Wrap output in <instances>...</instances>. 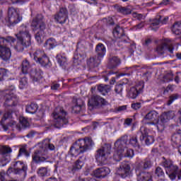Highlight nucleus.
I'll return each mask as SVG.
<instances>
[{"mask_svg":"<svg viewBox=\"0 0 181 181\" xmlns=\"http://www.w3.org/2000/svg\"><path fill=\"white\" fill-rule=\"evenodd\" d=\"M159 114L156 110L150 111L144 117V120L148 119L151 121V122H147L148 125H155L156 124L158 131L162 132V131L165 130V128L168 126V122H169L170 119H172L173 117H175V112L168 111L167 112H164L160 115V119L158 120Z\"/></svg>","mask_w":181,"mask_h":181,"instance_id":"1","label":"nucleus"},{"mask_svg":"<svg viewBox=\"0 0 181 181\" xmlns=\"http://www.w3.org/2000/svg\"><path fill=\"white\" fill-rule=\"evenodd\" d=\"M128 136H124L115 143L113 159L119 162L122 158H134V150L127 148Z\"/></svg>","mask_w":181,"mask_h":181,"instance_id":"2","label":"nucleus"},{"mask_svg":"<svg viewBox=\"0 0 181 181\" xmlns=\"http://www.w3.org/2000/svg\"><path fill=\"white\" fill-rule=\"evenodd\" d=\"M16 36L18 41L16 45H15V42H13L11 47H13L16 52H23L24 47L30 46V40L32 39V36L29 33V30H28V28L25 25H22L20 27V30L18 33L16 34Z\"/></svg>","mask_w":181,"mask_h":181,"instance_id":"3","label":"nucleus"},{"mask_svg":"<svg viewBox=\"0 0 181 181\" xmlns=\"http://www.w3.org/2000/svg\"><path fill=\"white\" fill-rule=\"evenodd\" d=\"M93 145L94 142L90 138L80 139L72 146L69 152V156L77 158L80 153H84V152H87L88 149H91Z\"/></svg>","mask_w":181,"mask_h":181,"instance_id":"4","label":"nucleus"},{"mask_svg":"<svg viewBox=\"0 0 181 181\" xmlns=\"http://www.w3.org/2000/svg\"><path fill=\"white\" fill-rule=\"evenodd\" d=\"M31 29L33 32L37 33L35 34V40L37 43H42L43 42V35H45V29H46V24L43 21V16L42 14L37 15L31 23Z\"/></svg>","mask_w":181,"mask_h":181,"instance_id":"5","label":"nucleus"},{"mask_svg":"<svg viewBox=\"0 0 181 181\" xmlns=\"http://www.w3.org/2000/svg\"><path fill=\"white\" fill-rule=\"evenodd\" d=\"M16 40L15 38L11 36L6 38L0 37V58L4 60V62H7V60L11 59L12 52H11L9 46H13V43H15Z\"/></svg>","mask_w":181,"mask_h":181,"instance_id":"6","label":"nucleus"},{"mask_svg":"<svg viewBox=\"0 0 181 181\" xmlns=\"http://www.w3.org/2000/svg\"><path fill=\"white\" fill-rule=\"evenodd\" d=\"M141 166L139 165L136 168L137 181H153L152 180V174L144 171V169H149L152 166V161L149 159L144 160Z\"/></svg>","mask_w":181,"mask_h":181,"instance_id":"7","label":"nucleus"},{"mask_svg":"<svg viewBox=\"0 0 181 181\" xmlns=\"http://www.w3.org/2000/svg\"><path fill=\"white\" fill-rule=\"evenodd\" d=\"M95 53L97 56L91 57L87 61V64L89 67H97L101 63V60L104 59L105 53H107V49L104 44L99 43L96 45Z\"/></svg>","mask_w":181,"mask_h":181,"instance_id":"8","label":"nucleus"},{"mask_svg":"<svg viewBox=\"0 0 181 181\" xmlns=\"http://www.w3.org/2000/svg\"><path fill=\"white\" fill-rule=\"evenodd\" d=\"M47 148L50 151H54V145L53 144H42V148L40 150H36L34 153L33 154V162H35V163H42V162H46L47 159H49V156H47V153H49V151H47Z\"/></svg>","mask_w":181,"mask_h":181,"instance_id":"9","label":"nucleus"},{"mask_svg":"<svg viewBox=\"0 0 181 181\" xmlns=\"http://www.w3.org/2000/svg\"><path fill=\"white\" fill-rule=\"evenodd\" d=\"M67 113L64 112L63 107L59 106L55 108L54 112L52 114L53 118V125L55 128H62L63 125H66L69 120L66 117Z\"/></svg>","mask_w":181,"mask_h":181,"instance_id":"10","label":"nucleus"},{"mask_svg":"<svg viewBox=\"0 0 181 181\" xmlns=\"http://www.w3.org/2000/svg\"><path fill=\"white\" fill-rule=\"evenodd\" d=\"M30 56L35 62L40 63L44 67H50L52 66L50 59L46 56L44 51L38 49L33 54H30Z\"/></svg>","mask_w":181,"mask_h":181,"instance_id":"11","label":"nucleus"},{"mask_svg":"<svg viewBox=\"0 0 181 181\" xmlns=\"http://www.w3.org/2000/svg\"><path fill=\"white\" fill-rule=\"evenodd\" d=\"M161 166L165 168V173L168 175L169 177L171 178L172 180L176 179L177 176H179L177 165H173L172 160H165L162 162Z\"/></svg>","mask_w":181,"mask_h":181,"instance_id":"12","label":"nucleus"},{"mask_svg":"<svg viewBox=\"0 0 181 181\" xmlns=\"http://www.w3.org/2000/svg\"><path fill=\"white\" fill-rule=\"evenodd\" d=\"M111 153V144H105L104 146L99 148L95 155V159L98 162L100 163H104L106 159H108Z\"/></svg>","mask_w":181,"mask_h":181,"instance_id":"13","label":"nucleus"},{"mask_svg":"<svg viewBox=\"0 0 181 181\" xmlns=\"http://www.w3.org/2000/svg\"><path fill=\"white\" fill-rule=\"evenodd\" d=\"M12 167L8 169L7 175L14 173L15 175H26L28 166L21 161L12 163Z\"/></svg>","mask_w":181,"mask_h":181,"instance_id":"14","label":"nucleus"},{"mask_svg":"<svg viewBox=\"0 0 181 181\" xmlns=\"http://www.w3.org/2000/svg\"><path fill=\"white\" fill-rule=\"evenodd\" d=\"M4 100H6L5 105L8 107H13L16 101V95H15V86H11L9 89H6L3 92Z\"/></svg>","mask_w":181,"mask_h":181,"instance_id":"15","label":"nucleus"},{"mask_svg":"<svg viewBox=\"0 0 181 181\" xmlns=\"http://www.w3.org/2000/svg\"><path fill=\"white\" fill-rule=\"evenodd\" d=\"M8 18L9 24L13 25L19 23L22 21V17L19 16L18 10L13 7L8 8Z\"/></svg>","mask_w":181,"mask_h":181,"instance_id":"16","label":"nucleus"},{"mask_svg":"<svg viewBox=\"0 0 181 181\" xmlns=\"http://www.w3.org/2000/svg\"><path fill=\"white\" fill-rule=\"evenodd\" d=\"M165 50H168L170 53H173V42L169 39H166L162 45L157 47V52L159 54H163Z\"/></svg>","mask_w":181,"mask_h":181,"instance_id":"17","label":"nucleus"},{"mask_svg":"<svg viewBox=\"0 0 181 181\" xmlns=\"http://www.w3.org/2000/svg\"><path fill=\"white\" fill-rule=\"evenodd\" d=\"M141 136L140 137L141 141H145L146 145H151L155 141L153 137L152 136L148 135V132H149V130L146 129V127H141L140 129Z\"/></svg>","mask_w":181,"mask_h":181,"instance_id":"18","label":"nucleus"},{"mask_svg":"<svg viewBox=\"0 0 181 181\" xmlns=\"http://www.w3.org/2000/svg\"><path fill=\"white\" fill-rule=\"evenodd\" d=\"M131 170V166L128 163H123L121 164L119 168L117 170V174L122 177H127Z\"/></svg>","mask_w":181,"mask_h":181,"instance_id":"19","label":"nucleus"},{"mask_svg":"<svg viewBox=\"0 0 181 181\" xmlns=\"http://www.w3.org/2000/svg\"><path fill=\"white\" fill-rule=\"evenodd\" d=\"M54 19L58 23H66V21L67 20V9L64 8H60L59 12L55 15Z\"/></svg>","mask_w":181,"mask_h":181,"instance_id":"20","label":"nucleus"},{"mask_svg":"<svg viewBox=\"0 0 181 181\" xmlns=\"http://www.w3.org/2000/svg\"><path fill=\"white\" fill-rule=\"evenodd\" d=\"M109 173H111V170L107 167L98 168L93 171L95 177H98V179H103L105 177V176H108Z\"/></svg>","mask_w":181,"mask_h":181,"instance_id":"21","label":"nucleus"},{"mask_svg":"<svg viewBox=\"0 0 181 181\" xmlns=\"http://www.w3.org/2000/svg\"><path fill=\"white\" fill-rule=\"evenodd\" d=\"M19 122L21 125H21H18L16 123V122H11L9 124V127H13V128H16L17 129H18V131H21L22 128H28V127H29V122L28 121V119H26V118L23 117H20Z\"/></svg>","mask_w":181,"mask_h":181,"instance_id":"22","label":"nucleus"},{"mask_svg":"<svg viewBox=\"0 0 181 181\" xmlns=\"http://www.w3.org/2000/svg\"><path fill=\"white\" fill-rule=\"evenodd\" d=\"M89 107H97V105H100L101 104H105V100L98 95H93L88 100Z\"/></svg>","mask_w":181,"mask_h":181,"instance_id":"23","label":"nucleus"},{"mask_svg":"<svg viewBox=\"0 0 181 181\" xmlns=\"http://www.w3.org/2000/svg\"><path fill=\"white\" fill-rule=\"evenodd\" d=\"M142 88H144V86L131 88L130 91L129 93L130 98L135 99L136 97H138V94H139V93L142 91Z\"/></svg>","mask_w":181,"mask_h":181,"instance_id":"24","label":"nucleus"},{"mask_svg":"<svg viewBox=\"0 0 181 181\" xmlns=\"http://www.w3.org/2000/svg\"><path fill=\"white\" fill-rule=\"evenodd\" d=\"M30 76L33 78V81H37L42 78V71L40 69H33L30 71Z\"/></svg>","mask_w":181,"mask_h":181,"instance_id":"25","label":"nucleus"},{"mask_svg":"<svg viewBox=\"0 0 181 181\" xmlns=\"http://www.w3.org/2000/svg\"><path fill=\"white\" fill-rule=\"evenodd\" d=\"M37 175L41 177H45V176H50V169L46 167H41L37 170Z\"/></svg>","mask_w":181,"mask_h":181,"instance_id":"26","label":"nucleus"},{"mask_svg":"<svg viewBox=\"0 0 181 181\" xmlns=\"http://www.w3.org/2000/svg\"><path fill=\"white\" fill-rule=\"evenodd\" d=\"M119 64H121V60L117 57H113L110 59L109 67L110 69H115Z\"/></svg>","mask_w":181,"mask_h":181,"instance_id":"27","label":"nucleus"},{"mask_svg":"<svg viewBox=\"0 0 181 181\" xmlns=\"http://www.w3.org/2000/svg\"><path fill=\"white\" fill-rule=\"evenodd\" d=\"M57 62L60 66L64 67L67 64V57L65 54H59L57 56Z\"/></svg>","mask_w":181,"mask_h":181,"instance_id":"28","label":"nucleus"},{"mask_svg":"<svg viewBox=\"0 0 181 181\" xmlns=\"http://www.w3.org/2000/svg\"><path fill=\"white\" fill-rule=\"evenodd\" d=\"M111 88L108 85H100L98 86V91L102 94V95H105L107 93H110Z\"/></svg>","mask_w":181,"mask_h":181,"instance_id":"29","label":"nucleus"},{"mask_svg":"<svg viewBox=\"0 0 181 181\" xmlns=\"http://www.w3.org/2000/svg\"><path fill=\"white\" fill-rule=\"evenodd\" d=\"M171 30L174 35H180L181 33V21L175 22L171 28Z\"/></svg>","mask_w":181,"mask_h":181,"instance_id":"30","label":"nucleus"},{"mask_svg":"<svg viewBox=\"0 0 181 181\" xmlns=\"http://www.w3.org/2000/svg\"><path fill=\"white\" fill-rule=\"evenodd\" d=\"M57 46V42H56V40L54 38H49L48 39L46 42L45 43V47L47 49H54Z\"/></svg>","mask_w":181,"mask_h":181,"instance_id":"31","label":"nucleus"},{"mask_svg":"<svg viewBox=\"0 0 181 181\" xmlns=\"http://www.w3.org/2000/svg\"><path fill=\"white\" fill-rule=\"evenodd\" d=\"M26 112L28 114H35L37 111V105L35 103H31L26 106Z\"/></svg>","mask_w":181,"mask_h":181,"instance_id":"32","label":"nucleus"},{"mask_svg":"<svg viewBox=\"0 0 181 181\" xmlns=\"http://www.w3.org/2000/svg\"><path fill=\"white\" fill-rule=\"evenodd\" d=\"M83 105H84V101L81 98L76 99V105L73 107L74 111H77L78 112H80Z\"/></svg>","mask_w":181,"mask_h":181,"instance_id":"33","label":"nucleus"},{"mask_svg":"<svg viewBox=\"0 0 181 181\" xmlns=\"http://www.w3.org/2000/svg\"><path fill=\"white\" fill-rule=\"evenodd\" d=\"M29 69H30V64L29 63V61L27 59L23 61L22 72L23 74H27L28 71H29Z\"/></svg>","mask_w":181,"mask_h":181,"instance_id":"34","label":"nucleus"},{"mask_svg":"<svg viewBox=\"0 0 181 181\" xmlns=\"http://www.w3.org/2000/svg\"><path fill=\"white\" fill-rule=\"evenodd\" d=\"M124 32V30L121 28L119 25H117L116 28L113 30V35L115 37H119L120 36H122V33Z\"/></svg>","mask_w":181,"mask_h":181,"instance_id":"35","label":"nucleus"},{"mask_svg":"<svg viewBox=\"0 0 181 181\" xmlns=\"http://www.w3.org/2000/svg\"><path fill=\"white\" fill-rule=\"evenodd\" d=\"M83 166H84V161L79 158L74 163V170H80Z\"/></svg>","mask_w":181,"mask_h":181,"instance_id":"36","label":"nucleus"},{"mask_svg":"<svg viewBox=\"0 0 181 181\" xmlns=\"http://www.w3.org/2000/svg\"><path fill=\"white\" fill-rule=\"evenodd\" d=\"M129 144L132 146L139 149V143H138V138H136V136H132L129 140Z\"/></svg>","mask_w":181,"mask_h":181,"instance_id":"37","label":"nucleus"},{"mask_svg":"<svg viewBox=\"0 0 181 181\" xmlns=\"http://www.w3.org/2000/svg\"><path fill=\"white\" fill-rule=\"evenodd\" d=\"M1 151H0V153L1 155H6L8 153H12V148H11L9 146H6L1 147Z\"/></svg>","mask_w":181,"mask_h":181,"instance_id":"38","label":"nucleus"},{"mask_svg":"<svg viewBox=\"0 0 181 181\" xmlns=\"http://www.w3.org/2000/svg\"><path fill=\"white\" fill-rule=\"evenodd\" d=\"M118 11L122 15H129L131 13V8H125V7H119L118 8Z\"/></svg>","mask_w":181,"mask_h":181,"instance_id":"39","label":"nucleus"},{"mask_svg":"<svg viewBox=\"0 0 181 181\" xmlns=\"http://www.w3.org/2000/svg\"><path fill=\"white\" fill-rule=\"evenodd\" d=\"M171 141L174 142V144H179L180 142V134H175L172 136Z\"/></svg>","mask_w":181,"mask_h":181,"instance_id":"40","label":"nucleus"},{"mask_svg":"<svg viewBox=\"0 0 181 181\" xmlns=\"http://www.w3.org/2000/svg\"><path fill=\"white\" fill-rule=\"evenodd\" d=\"M21 155H25V156H27V158L30 156V153H29V152H28V151H26V148H25V147H22L19 150L18 156H21Z\"/></svg>","mask_w":181,"mask_h":181,"instance_id":"41","label":"nucleus"},{"mask_svg":"<svg viewBox=\"0 0 181 181\" xmlns=\"http://www.w3.org/2000/svg\"><path fill=\"white\" fill-rule=\"evenodd\" d=\"M28 86V79L26 78H23L20 80L19 88L23 89L25 88Z\"/></svg>","mask_w":181,"mask_h":181,"instance_id":"42","label":"nucleus"},{"mask_svg":"<svg viewBox=\"0 0 181 181\" xmlns=\"http://www.w3.org/2000/svg\"><path fill=\"white\" fill-rule=\"evenodd\" d=\"M6 76H8V72L6 69H0V81H2L4 80V78L6 77Z\"/></svg>","mask_w":181,"mask_h":181,"instance_id":"43","label":"nucleus"},{"mask_svg":"<svg viewBox=\"0 0 181 181\" xmlns=\"http://www.w3.org/2000/svg\"><path fill=\"white\" fill-rule=\"evenodd\" d=\"M156 175H157L158 177H160L162 176H165V173L163 172V170L160 168V167H158L156 169Z\"/></svg>","mask_w":181,"mask_h":181,"instance_id":"44","label":"nucleus"},{"mask_svg":"<svg viewBox=\"0 0 181 181\" xmlns=\"http://www.w3.org/2000/svg\"><path fill=\"white\" fill-rule=\"evenodd\" d=\"M159 25H160V20L159 18H156L153 20L151 26V28H155L159 26Z\"/></svg>","mask_w":181,"mask_h":181,"instance_id":"45","label":"nucleus"},{"mask_svg":"<svg viewBox=\"0 0 181 181\" xmlns=\"http://www.w3.org/2000/svg\"><path fill=\"white\" fill-rule=\"evenodd\" d=\"M122 85L119 84V85H116L115 88V91L116 93V94H121V93H122Z\"/></svg>","mask_w":181,"mask_h":181,"instance_id":"46","label":"nucleus"},{"mask_svg":"<svg viewBox=\"0 0 181 181\" xmlns=\"http://www.w3.org/2000/svg\"><path fill=\"white\" fill-rule=\"evenodd\" d=\"M158 19H160V23L161 25H165V23H168V21H169V17L166 16L162 18V17L160 16Z\"/></svg>","mask_w":181,"mask_h":181,"instance_id":"47","label":"nucleus"},{"mask_svg":"<svg viewBox=\"0 0 181 181\" xmlns=\"http://www.w3.org/2000/svg\"><path fill=\"white\" fill-rule=\"evenodd\" d=\"M177 95H173L170 97V100L168 103V105H170V104H172V103H173V101H175V100H177Z\"/></svg>","mask_w":181,"mask_h":181,"instance_id":"48","label":"nucleus"},{"mask_svg":"<svg viewBox=\"0 0 181 181\" xmlns=\"http://www.w3.org/2000/svg\"><path fill=\"white\" fill-rule=\"evenodd\" d=\"M5 176H6V173L2 170L0 173V181H5Z\"/></svg>","mask_w":181,"mask_h":181,"instance_id":"49","label":"nucleus"},{"mask_svg":"<svg viewBox=\"0 0 181 181\" xmlns=\"http://www.w3.org/2000/svg\"><path fill=\"white\" fill-rule=\"evenodd\" d=\"M132 108H133V110H139V108H141V103H133Z\"/></svg>","mask_w":181,"mask_h":181,"instance_id":"50","label":"nucleus"},{"mask_svg":"<svg viewBox=\"0 0 181 181\" xmlns=\"http://www.w3.org/2000/svg\"><path fill=\"white\" fill-rule=\"evenodd\" d=\"M60 88V84L59 83H52L51 86V90H59Z\"/></svg>","mask_w":181,"mask_h":181,"instance_id":"51","label":"nucleus"},{"mask_svg":"<svg viewBox=\"0 0 181 181\" xmlns=\"http://www.w3.org/2000/svg\"><path fill=\"white\" fill-rule=\"evenodd\" d=\"M12 115L11 112H7L4 115V117L2 118V121H6L8 118H10V117Z\"/></svg>","mask_w":181,"mask_h":181,"instance_id":"52","label":"nucleus"},{"mask_svg":"<svg viewBox=\"0 0 181 181\" xmlns=\"http://www.w3.org/2000/svg\"><path fill=\"white\" fill-rule=\"evenodd\" d=\"M144 25L145 24L144 23H140L136 27L134 28V30H138V29H142V28H144Z\"/></svg>","mask_w":181,"mask_h":181,"instance_id":"53","label":"nucleus"},{"mask_svg":"<svg viewBox=\"0 0 181 181\" xmlns=\"http://www.w3.org/2000/svg\"><path fill=\"white\" fill-rule=\"evenodd\" d=\"M134 17L136 18V19H139V21H141V19H144V16H143L142 14H138V13H134Z\"/></svg>","mask_w":181,"mask_h":181,"instance_id":"54","label":"nucleus"},{"mask_svg":"<svg viewBox=\"0 0 181 181\" xmlns=\"http://www.w3.org/2000/svg\"><path fill=\"white\" fill-rule=\"evenodd\" d=\"M124 124L125 125H127V127H129V125H131V124H132V119H127L125 121H124Z\"/></svg>","mask_w":181,"mask_h":181,"instance_id":"55","label":"nucleus"},{"mask_svg":"<svg viewBox=\"0 0 181 181\" xmlns=\"http://www.w3.org/2000/svg\"><path fill=\"white\" fill-rule=\"evenodd\" d=\"M85 2H87V4H90V5L97 4V1L95 0H83Z\"/></svg>","mask_w":181,"mask_h":181,"instance_id":"56","label":"nucleus"},{"mask_svg":"<svg viewBox=\"0 0 181 181\" xmlns=\"http://www.w3.org/2000/svg\"><path fill=\"white\" fill-rule=\"evenodd\" d=\"M152 43V40L151 39H147L145 40V42L144 43V46H149V45Z\"/></svg>","mask_w":181,"mask_h":181,"instance_id":"57","label":"nucleus"},{"mask_svg":"<svg viewBox=\"0 0 181 181\" xmlns=\"http://www.w3.org/2000/svg\"><path fill=\"white\" fill-rule=\"evenodd\" d=\"M2 160H4L6 163H9V162L11 161V157L9 156H7L6 158H4Z\"/></svg>","mask_w":181,"mask_h":181,"instance_id":"58","label":"nucleus"},{"mask_svg":"<svg viewBox=\"0 0 181 181\" xmlns=\"http://www.w3.org/2000/svg\"><path fill=\"white\" fill-rule=\"evenodd\" d=\"M127 110V106L123 105L118 107L117 111H125Z\"/></svg>","mask_w":181,"mask_h":181,"instance_id":"59","label":"nucleus"},{"mask_svg":"<svg viewBox=\"0 0 181 181\" xmlns=\"http://www.w3.org/2000/svg\"><path fill=\"white\" fill-rule=\"evenodd\" d=\"M169 2H170L169 0H163L161 4L163 5H168Z\"/></svg>","mask_w":181,"mask_h":181,"instance_id":"60","label":"nucleus"},{"mask_svg":"<svg viewBox=\"0 0 181 181\" xmlns=\"http://www.w3.org/2000/svg\"><path fill=\"white\" fill-rule=\"evenodd\" d=\"M46 181H57V179L55 177H49Z\"/></svg>","mask_w":181,"mask_h":181,"instance_id":"61","label":"nucleus"},{"mask_svg":"<svg viewBox=\"0 0 181 181\" xmlns=\"http://www.w3.org/2000/svg\"><path fill=\"white\" fill-rule=\"evenodd\" d=\"M75 181H86V180H84V178L82 177H78L75 180Z\"/></svg>","mask_w":181,"mask_h":181,"instance_id":"62","label":"nucleus"},{"mask_svg":"<svg viewBox=\"0 0 181 181\" xmlns=\"http://www.w3.org/2000/svg\"><path fill=\"white\" fill-rule=\"evenodd\" d=\"M32 137H33V133H30V134H27V138H32Z\"/></svg>","mask_w":181,"mask_h":181,"instance_id":"63","label":"nucleus"},{"mask_svg":"<svg viewBox=\"0 0 181 181\" xmlns=\"http://www.w3.org/2000/svg\"><path fill=\"white\" fill-rule=\"evenodd\" d=\"M177 59L181 60V54H177Z\"/></svg>","mask_w":181,"mask_h":181,"instance_id":"64","label":"nucleus"}]
</instances>
